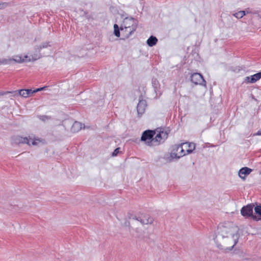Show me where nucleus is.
Returning a JSON list of instances; mask_svg holds the SVG:
<instances>
[{"instance_id": "f03ea898", "label": "nucleus", "mask_w": 261, "mask_h": 261, "mask_svg": "<svg viewBox=\"0 0 261 261\" xmlns=\"http://www.w3.org/2000/svg\"><path fill=\"white\" fill-rule=\"evenodd\" d=\"M39 50H31L25 54L15 55L13 58L0 59V65L8 64L12 62L18 63L34 62L41 58Z\"/></svg>"}, {"instance_id": "0eeeda50", "label": "nucleus", "mask_w": 261, "mask_h": 261, "mask_svg": "<svg viewBox=\"0 0 261 261\" xmlns=\"http://www.w3.org/2000/svg\"><path fill=\"white\" fill-rule=\"evenodd\" d=\"M191 81L194 84L206 86V82L204 80L203 76L199 73L192 74L191 76Z\"/></svg>"}, {"instance_id": "1a4fd4ad", "label": "nucleus", "mask_w": 261, "mask_h": 261, "mask_svg": "<svg viewBox=\"0 0 261 261\" xmlns=\"http://www.w3.org/2000/svg\"><path fill=\"white\" fill-rule=\"evenodd\" d=\"M124 28H129L133 29H136L137 26V21L133 18H125L121 24Z\"/></svg>"}, {"instance_id": "4468645a", "label": "nucleus", "mask_w": 261, "mask_h": 261, "mask_svg": "<svg viewBox=\"0 0 261 261\" xmlns=\"http://www.w3.org/2000/svg\"><path fill=\"white\" fill-rule=\"evenodd\" d=\"M181 145L186 155L192 153L195 149V144L193 143L185 142L181 143Z\"/></svg>"}, {"instance_id": "b1692460", "label": "nucleus", "mask_w": 261, "mask_h": 261, "mask_svg": "<svg viewBox=\"0 0 261 261\" xmlns=\"http://www.w3.org/2000/svg\"><path fill=\"white\" fill-rule=\"evenodd\" d=\"M119 152V148H117L115 149L114 150V151H113V152L112 153V155L114 156H116L118 154Z\"/></svg>"}, {"instance_id": "aec40b11", "label": "nucleus", "mask_w": 261, "mask_h": 261, "mask_svg": "<svg viewBox=\"0 0 261 261\" xmlns=\"http://www.w3.org/2000/svg\"><path fill=\"white\" fill-rule=\"evenodd\" d=\"M246 14L245 11H240L233 14V16L237 18H241Z\"/></svg>"}, {"instance_id": "39448f33", "label": "nucleus", "mask_w": 261, "mask_h": 261, "mask_svg": "<svg viewBox=\"0 0 261 261\" xmlns=\"http://www.w3.org/2000/svg\"><path fill=\"white\" fill-rule=\"evenodd\" d=\"M253 204H248L243 207L241 210V213L245 217H251L253 219L258 221L260 219L253 215Z\"/></svg>"}, {"instance_id": "f3484780", "label": "nucleus", "mask_w": 261, "mask_h": 261, "mask_svg": "<svg viewBox=\"0 0 261 261\" xmlns=\"http://www.w3.org/2000/svg\"><path fill=\"white\" fill-rule=\"evenodd\" d=\"M251 171L252 169L248 167H243L239 170V175L242 179H245V177L249 174Z\"/></svg>"}, {"instance_id": "ddd939ff", "label": "nucleus", "mask_w": 261, "mask_h": 261, "mask_svg": "<svg viewBox=\"0 0 261 261\" xmlns=\"http://www.w3.org/2000/svg\"><path fill=\"white\" fill-rule=\"evenodd\" d=\"M136 29H133L129 28H124L122 26L120 27L121 35L123 39H127L134 32Z\"/></svg>"}, {"instance_id": "423d86ee", "label": "nucleus", "mask_w": 261, "mask_h": 261, "mask_svg": "<svg viewBox=\"0 0 261 261\" xmlns=\"http://www.w3.org/2000/svg\"><path fill=\"white\" fill-rule=\"evenodd\" d=\"M183 148L181 144L175 146V148L173 150L171 153V156L172 158L179 159L186 155V152Z\"/></svg>"}, {"instance_id": "9b49d317", "label": "nucleus", "mask_w": 261, "mask_h": 261, "mask_svg": "<svg viewBox=\"0 0 261 261\" xmlns=\"http://www.w3.org/2000/svg\"><path fill=\"white\" fill-rule=\"evenodd\" d=\"M11 93L12 94V96L16 97L20 95L24 98H27L32 94V89H21Z\"/></svg>"}, {"instance_id": "393cba45", "label": "nucleus", "mask_w": 261, "mask_h": 261, "mask_svg": "<svg viewBox=\"0 0 261 261\" xmlns=\"http://www.w3.org/2000/svg\"><path fill=\"white\" fill-rule=\"evenodd\" d=\"M8 6V4L5 3H0V9H4Z\"/></svg>"}, {"instance_id": "9d476101", "label": "nucleus", "mask_w": 261, "mask_h": 261, "mask_svg": "<svg viewBox=\"0 0 261 261\" xmlns=\"http://www.w3.org/2000/svg\"><path fill=\"white\" fill-rule=\"evenodd\" d=\"M12 142L15 144H27L29 146L31 145L29 138L22 137L20 136H13L12 138Z\"/></svg>"}, {"instance_id": "5701e85b", "label": "nucleus", "mask_w": 261, "mask_h": 261, "mask_svg": "<svg viewBox=\"0 0 261 261\" xmlns=\"http://www.w3.org/2000/svg\"><path fill=\"white\" fill-rule=\"evenodd\" d=\"M53 45L49 42H45L43 43L42 46H40V48H47V47H53Z\"/></svg>"}, {"instance_id": "dca6fc26", "label": "nucleus", "mask_w": 261, "mask_h": 261, "mask_svg": "<svg viewBox=\"0 0 261 261\" xmlns=\"http://www.w3.org/2000/svg\"><path fill=\"white\" fill-rule=\"evenodd\" d=\"M147 104L145 100H140L137 105V110L138 114L141 116L145 112Z\"/></svg>"}, {"instance_id": "4be33fe9", "label": "nucleus", "mask_w": 261, "mask_h": 261, "mask_svg": "<svg viewBox=\"0 0 261 261\" xmlns=\"http://www.w3.org/2000/svg\"><path fill=\"white\" fill-rule=\"evenodd\" d=\"M254 211L256 214L261 216V205H257L254 207Z\"/></svg>"}, {"instance_id": "6e6552de", "label": "nucleus", "mask_w": 261, "mask_h": 261, "mask_svg": "<svg viewBox=\"0 0 261 261\" xmlns=\"http://www.w3.org/2000/svg\"><path fill=\"white\" fill-rule=\"evenodd\" d=\"M168 136L166 132H160L153 139V145H158L163 142L167 138Z\"/></svg>"}, {"instance_id": "a878e982", "label": "nucleus", "mask_w": 261, "mask_h": 261, "mask_svg": "<svg viewBox=\"0 0 261 261\" xmlns=\"http://www.w3.org/2000/svg\"><path fill=\"white\" fill-rule=\"evenodd\" d=\"M39 91H41V90H40V88H37V89H36L35 90H32V94L36 93V92H39Z\"/></svg>"}, {"instance_id": "bb28decb", "label": "nucleus", "mask_w": 261, "mask_h": 261, "mask_svg": "<svg viewBox=\"0 0 261 261\" xmlns=\"http://www.w3.org/2000/svg\"><path fill=\"white\" fill-rule=\"evenodd\" d=\"M255 135L260 136L261 135V130H258L255 134Z\"/></svg>"}, {"instance_id": "6ab92c4d", "label": "nucleus", "mask_w": 261, "mask_h": 261, "mask_svg": "<svg viewBox=\"0 0 261 261\" xmlns=\"http://www.w3.org/2000/svg\"><path fill=\"white\" fill-rule=\"evenodd\" d=\"M157 41V38L155 37L151 36L147 40V43L150 47H152L156 43Z\"/></svg>"}, {"instance_id": "f8f14e48", "label": "nucleus", "mask_w": 261, "mask_h": 261, "mask_svg": "<svg viewBox=\"0 0 261 261\" xmlns=\"http://www.w3.org/2000/svg\"><path fill=\"white\" fill-rule=\"evenodd\" d=\"M29 140L31 145L39 146L45 144L46 142L44 139L37 136H29Z\"/></svg>"}, {"instance_id": "cd10ccee", "label": "nucleus", "mask_w": 261, "mask_h": 261, "mask_svg": "<svg viewBox=\"0 0 261 261\" xmlns=\"http://www.w3.org/2000/svg\"><path fill=\"white\" fill-rule=\"evenodd\" d=\"M40 88V90L41 91L44 90L45 88V87H41V88Z\"/></svg>"}, {"instance_id": "7ed1b4c3", "label": "nucleus", "mask_w": 261, "mask_h": 261, "mask_svg": "<svg viewBox=\"0 0 261 261\" xmlns=\"http://www.w3.org/2000/svg\"><path fill=\"white\" fill-rule=\"evenodd\" d=\"M153 221V218L149 215H141L138 218L133 219L131 227L133 229H135L137 231L138 228H135V226L137 225L138 222H140L143 226H145L152 224Z\"/></svg>"}, {"instance_id": "20e7f679", "label": "nucleus", "mask_w": 261, "mask_h": 261, "mask_svg": "<svg viewBox=\"0 0 261 261\" xmlns=\"http://www.w3.org/2000/svg\"><path fill=\"white\" fill-rule=\"evenodd\" d=\"M155 133L154 131L147 130L144 132L143 133L141 140L142 141L146 142V143L148 146L153 145V137L155 135Z\"/></svg>"}, {"instance_id": "a211bd4d", "label": "nucleus", "mask_w": 261, "mask_h": 261, "mask_svg": "<svg viewBox=\"0 0 261 261\" xmlns=\"http://www.w3.org/2000/svg\"><path fill=\"white\" fill-rule=\"evenodd\" d=\"M83 127V124L81 122H75L71 127L72 132L74 133L80 131Z\"/></svg>"}, {"instance_id": "2eb2a0df", "label": "nucleus", "mask_w": 261, "mask_h": 261, "mask_svg": "<svg viewBox=\"0 0 261 261\" xmlns=\"http://www.w3.org/2000/svg\"><path fill=\"white\" fill-rule=\"evenodd\" d=\"M261 79V72L253 75L246 77L245 82L248 84L254 83Z\"/></svg>"}, {"instance_id": "412c9836", "label": "nucleus", "mask_w": 261, "mask_h": 261, "mask_svg": "<svg viewBox=\"0 0 261 261\" xmlns=\"http://www.w3.org/2000/svg\"><path fill=\"white\" fill-rule=\"evenodd\" d=\"M114 33L115 35L118 37H119L121 34V31H120L118 25L117 24H114Z\"/></svg>"}, {"instance_id": "f257e3e1", "label": "nucleus", "mask_w": 261, "mask_h": 261, "mask_svg": "<svg viewBox=\"0 0 261 261\" xmlns=\"http://www.w3.org/2000/svg\"><path fill=\"white\" fill-rule=\"evenodd\" d=\"M239 239V228L233 223L220 224L217 229L216 243L218 248L225 252L232 250Z\"/></svg>"}]
</instances>
